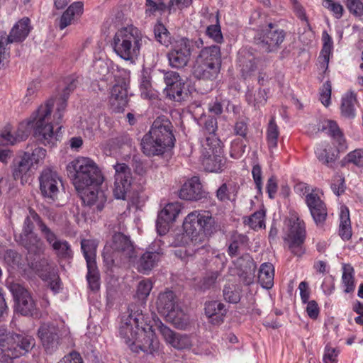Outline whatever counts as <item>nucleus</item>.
Returning <instances> with one entry per match:
<instances>
[{"label":"nucleus","instance_id":"f257e3e1","mask_svg":"<svg viewBox=\"0 0 363 363\" xmlns=\"http://www.w3.org/2000/svg\"><path fill=\"white\" fill-rule=\"evenodd\" d=\"M143 314L138 312L123 315L121 318L119 335L135 352L154 350L157 344L152 327L149 324L143 325Z\"/></svg>","mask_w":363,"mask_h":363},{"label":"nucleus","instance_id":"f03ea898","mask_svg":"<svg viewBox=\"0 0 363 363\" xmlns=\"http://www.w3.org/2000/svg\"><path fill=\"white\" fill-rule=\"evenodd\" d=\"M174 142L172 123L164 117H158L142 139V150L147 156L161 155L173 147Z\"/></svg>","mask_w":363,"mask_h":363},{"label":"nucleus","instance_id":"7ed1b4c3","mask_svg":"<svg viewBox=\"0 0 363 363\" xmlns=\"http://www.w3.org/2000/svg\"><path fill=\"white\" fill-rule=\"evenodd\" d=\"M53 102L52 100H48L44 104H41L38 109L34 111L30 118L26 121L21 122L15 133L21 134L24 131L26 133V138L30 133V129L33 128L34 135L43 145L47 146H55L57 143L60 141L62 136V129H60V135L57 136L55 140H49L48 136H46L48 139L43 138V133H40V128H44L48 125L51 126L52 132L55 135V132L57 130V126L56 122H53L52 118Z\"/></svg>","mask_w":363,"mask_h":363},{"label":"nucleus","instance_id":"20e7f679","mask_svg":"<svg viewBox=\"0 0 363 363\" xmlns=\"http://www.w3.org/2000/svg\"><path fill=\"white\" fill-rule=\"evenodd\" d=\"M151 40L133 25L118 29L115 33L112 47L115 53L121 59L134 62L140 55L143 47Z\"/></svg>","mask_w":363,"mask_h":363},{"label":"nucleus","instance_id":"39448f33","mask_svg":"<svg viewBox=\"0 0 363 363\" xmlns=\"http://www.w3.org/2000/svg\"><path fill=\"white\" fill-rule=\"evenodd\" d=\"M35 345L33 336L26 333H7L0 329V355L3 362H9L28 353Z\"/></svg>","mask_w":363,"mask_h":363},{"label":"nucleus","instance_id":"423d86ee","mask_svg":"<svg viewBox=\"0 0 363 363\" xmlns=\"http://www.w3.org/2000/svg\"><path fill=\"white\" fill-rule=\"evenodd\" d=\"M156 305L159 313L177 328L185 329L189 324V315L179 306L173 291L167 290L160 293Z\"/></svg>","mask_w":363,"mask_h":363},{"label":"nucleus","instance_id":"0eeeda50","mask_svg":"<svg viewBox=\"0 0 363 363\" xmlns=\"http://www.w3.org/2000/svg\"><path fill=\"white\" fill-rule=\"evenodd\" d=\"M214 223L209 211H194L189 213L183 223L185 233L191 236V242L196 245L206 241L205 231L209 230Z\"/></svg>","mask_w":363,"mask_h":363},{"label":"nucleus","instance_id":"6e6552de","mask_svg":"<svg viewBox=\"0 0 363 363\" xmlns=\"http://www.w3.org/2000/svg\"><path fill=\"white\" fill-rule=\"evenodd\" d=\"M102 255L106 264L111 267L118 258L130 260L134 257L135 249L128 237L118 233L106 242Z\"/></svg>","mask_w":363,"mask_h":363},{"label":"nucleus","instance_id":"1a4fd4ad","mask_svg":"<svg viewBox=\"0 0 363 363\" xmlns=\"http://www.w3.org/2000/svg\"><path fill=\"white\" fill-rule=\"evenodd\" d=\"M68 177L77 182H104L101 170L96 162L86 157H78L67 166Z\"/></svg>","mask_w":363,"mask_h":363},{"label":"nucleus","instance_id":"9d476101","mask_svg":"<svg viewBox=\"0 0 363 363\" xmlns=\"http://www.w3.org/2000/svg\"><path fill=\"white\" fill-rule=\"evenodd\" d=\"M78 82L77 79L73 77H69L66 79V86L63 89V93L60 98L57 99H50L53 102L52 118L53 122H56L57 126V130L55 132V135L52 132V128L48 125L45 128H40V133H43V138L46 139V136H48L49 140H55L57 136L60 135V129H62V119L66 111L67 101L72 91H73L77 86Z\"/></svg>","mask_w":363,"mask_h":363},{"label":"nucleus","instance_id":"9b49d317","mask_svg":"<svg viewBox=\"0 0 363 363\" xmlns=\"http://www.w3.org/2000/svg\"><path fill=\"white\" fill-rule=\"evenodd\" d=\"M6 287L12 294L17 313L24 316H33L37 314L36 304L30 293L24 286L16 282H8Z\"/></svg>","mask_w":363,"mask_h":363},{"label":"nucleus","instance_id":"f8f14e48","mask_svg":"<svg viewBox=\"0 0 363 363\" xmlns=\"http://www.w3.org/2000/svg\"><path fill=\"white\" fill-rule=\"evenodd\" d=\"M101 183H74V187L83 203L98 211L104 209L106 195L101 189Z\"/></svg>","mask_w":363,"mask_h":363},{"label":"nucleus","instance_id":"ddd939ff","mask_svg":"<svg viewBox=\"0 0 363 363\" xmlns=\"http://www.w3.org/2000/svg\"><path fill=\"white\" fill-rule=\"evenodd\" d=\"M285 33L272 23H267L264 28L255 36V42L264 52H271L277 50L284 42Z\"/></svg>","mask_w":363,"mask_h":363},{"label":"nucleus","instance_id":"4468645a","mask_svg":"<svg viewBox=\"0 0 363 363\" xmlns=\"http://www.w3.org/2000/svg\"><path fill=\"white\" fill-rule=\"evenodd\" d=\"M238 65L242 76L247 79L257 71H262L266 66L264 60L260 58L251 48H242L238 53Z\"/></svg>","mask_w":363,"mask_h":363},{"label":"nucleus","instance_id":"2eb2a0df","mask_svg":"<svg viewBox=\"0 0 363 363\" xmlns=\"http://www.w3.org/2000/svg\"><path fill=\"white\" fill-rule=\"evenodd\" d=\"M193 42L186 38H180L172 43L167 54L169 65L180 69L186 67L190 60Z\"/></svg>","mask_w":363,"mask_h":363},{"label":"nucleus","instance_id":"dca6fc26","mask_svg":"<svg viewBox=\"0 0 363 363\" xmlns=\"http://www.w3.org/2000/svg\"><path fill=\"white\" fill-rule=\"evenodd\" d=\"M69 334L68 330L64 326L59 328L53 323H43L38 329V336L48 353L55 351L60 341Z\"/></svg>","mask_w":363,"mask_h":363},{"label":"nucleus","instance_id":"f3484780","mask_svg":"<svg viewBox=\"0 0 363 363\" xmlns=\"http://www.w3.org/2000/svg\"><path fill=\"white\" fill-rule=\"evenodd\" d=\"M290 233L289 237L291 240L289 249L296 256L301 257L305 252L303 243L306 238V225L296 213L292 214L290 219Z\"/></svg>","mask_w":363,"mask_h":363},{"label":"nucleus","instance_id":"a211bd4d","mask_svg":"<svg viewBox=\"0 0 363 363\" xmlns=\"http://www.w3.org/2000/svg\"><path fill=\"white\" fill-rule=\"evenodd\" d=\"M160 240H155L136 262L138 272L147 274L161 260L164 254Z\"/></svg>","mask_w":363,"mask_h":363},{"label":"nucleus","instance_id":"6ab92c4d","mask_svg":"<svg viewBox=\"0 0 363 363\" xmlns=\"http://www.w3.org/2000/svg\"><path fill=\"white\" fill-rule=\"evenodd\" d=\"M30 267L35 270L42 280L48 283L54 294L60 291L61 282L54 266L49 264L46 259H42L39 262L31 263Z\"/></svg>","mask_w":363,"mask_h":363},{"label":"nucleus","instance_id":"aec40b11","mask_svg":"<svg viewBox=\"0 0 363 363\" xmlns=\"http://www.w3.org/2000/svg\"><path fill=\"white\" fill-rule=\"evenodd\" d=\"M159 330L166 343L178 350H189L192 346L190 336L175 333L160 323Z\"/></svg>","mask_w":363,"mask_h":363},{"label":"nucleus","instance_id":"412c9836","mask_svg":"<svg viewBox=\"0 0 363 363\" xmlns=\"http://www.w3.org/2000/svg\"><path fill=\"white\" fill-rule=\"evenodd\" d=\"M204 310L209 323L213 325L223 323L228 311L225 305L219 301H207Z\"/></svg>","mask_w":363,"mask_h":363},{"label":"nucleus","instance_id":"4be33fe9","mask_svg":"<svg viewBox=\"0 0 363 363\" xmlns=\"http://www.w3.org/2000/svg\"><path fill=\"white\" fill-rule=\"evenodd\" d=\"M201 23L206 25V35L213 42L220 44L223 41V36L219 24L218 12L207 13L204 16Z\"/></svg>","mask_w":363,"mask_h":363},{"label":"nucleus","instance_id":"5701e85b","mask_svg":"<svg viewBox=\"0 0 363 363\" xmlns=\"http://www.w3.org/2000/svg\"><path fill=\"white\" fill-rule=\"evenodd\" d=\"M84 13V3L75 1L70 4L60 19L59 28L65 29L68 26L77 23Z\"/></svg>","mask_w":363,"mask_h":363},{"label":"nucleus","instance_id":"b1692460","mask_svg":"<svg viewBox=\"0 0 363 363\" xmlns=\"http://www.w3.org/2000/svg\"><path fill=\"white\" fill-rule=\"evenodd\" d=\"M29 152H24L18 162L13 164V177L15 180L28 181L33 174L31 163L29 162Z\"/></svg>","mask_w":363,"mask_h":363},{"label":"nucleus","instance_id":"393cba45","mask_svg":"<svg viewBox=\"0 0 363 363\" xmlns=\"http://www.w3.org/2000/svg\"><path fill=\"white\" fill-rule=\"evenodd\" d=\"M220 71V67L196 60L194 62L192 69L193 74L196 78L204 80H213L216 79Z\"/></svg>","mask_w":363,"mask_h":363},{"label":"nucleus","instance_id":"a878e982","mask_svg":"<svg viewBox=\"0 0 363 363\" xmlns=\"http://www.w3.org/2000/svg\"><path fill=\"white\" fill-rule=\"evenodd\" d=\"M125 84H115L111 91L109 102L114 111L121 112L128 103Z\"/></svg>","mask_w":363,"mask_h":363},{"label":"nucleus","instance_id":"bb28decb","mask_svg":"<svg viewBox=\"0 0 363 363\" xmlns=\"http://www.w3.org/2000/svg\"><path fill=\"white\" fill-rule=\"evenodd\" d=\"M31 29L30 19L24 17L15 23L7 37L13 43H21L28 37Z\"/></svg>","mask_w":363,"mask_h":363},{"label":"nucleus","instance_id":"cd10ccee","mask_svg":"<svg viewBox=\"0 0 363 363\" xmlns=\"http://www.w3.org/2000/svg\"><path fill=\"white\" fill-rule=\"evenodd\" d=\"M207 194L201 183H184L179 193L182 199L187 201H199L206 198Z\"/></svg>","mask_w":363,"mask_h":363},{"label":"nucleus","instance_id":"c85d7f7f","mask_svg":"<svg viewBox=\"0 0 363 363\" xmlns=\"http://www.w3.org/2000/svg\"><path fill=\"white\" fill-rule=\"evenodd\" d=\"M196 60L220 68L222 62L220 48L218 45L205 47L201 50Z\"/></svg>","mask_w":363,"mask_h":363},{"label":"nucleus","instance_id":"c756f323","mask_svg":"<svg viewBox=\"0 0 363 363\" xmlns=\"http://www.w3.org/2000/svg\"><path fill=\"white\" fill-rule=\"evenodd\" d=\"M201 154H223V145L217 135H208L201 141Z\"/></svg>","mask_w":363,"mask_h":363},{"label":"nucleus","instance_id":"7c9ffc66","mask_svg":"<svg viewBox=\"0 0 363 363\" xmlns=\"http://www.w3.org/2000/svg\"><path fill=\"white\" fill-rule=\"evenodd\" d=\"M357 100L355 94L353 92H347L344 94L341 100L340 111L342 117L353 120L356 117L355 106Z\"/></svg>","mask_w":363,"mask_h":363},{"label":"nucleus","instance_id":"2f4dec72","mask_svg":"<svg viewBox=\"0 0 363 363\" xmlns=\"http://www.w3.org/2000/svg\"><path fill=\"white\" fill-rule=\"evenodd\" d=\"M225 164L223 154H219V156L216 154H202V164L207 172H218L223 169Z\"/></svg>","mask_w":363,"mask_h":363},{"label":"nucleus","instance_id":"473e14b6","mask_svg":"<svg viewBox=\"0 0 363 363\" xmlns=\"http://www.w3.org/2000/svg\"><path fill=\"white\" fill-rule=\"evenodd\" d=\"M322 40L323 48L319 56V59L322 61H320V65L321 69L326 72L328 68L330 56L333 50V40L327 31L323 32Z\"/></svg>","mask_w":363,"mask_h":363},{"label":"nucleus","instance_id":"72a5a7b5","mask_svg":"<svg viewBox=\"0 0 363 363\" xmlns=\"http://www.w3.org/2000/svg\"><path fill=\"white\" fill-rule=\"evenodd\" d=\"M235 264L246 274L245 284H250L253 281L256 269V264L252 258L248 254H246L238 259Z\"/></svg>","mask_w":363,"mask_h":363},{"label":"nucleus","instance_id":"f704fd0d","mask_svg":"<svg viewBox=\"0 0 363 363\" xmlns=\"http://www.w3.org/2000/svg\"><path fill=\"white\" fill-rule=\"evenodd\" d=\"M26 139V133L24 131L21 134L13 135L12 127L7 124L0 130V145H13L17 143Z\"/></svg>","mask_w":363,"mask_h":363},{"label":"nucleus","instance_id":"c9c22d12","mask_svg":"<svg viewBox=\"0 0 363 363\" xmlns=\"http://www.w3.org/2000/svg\"><path fill=\"white\" fill-rule=\"evenodd\" d=\"M21 243L26 248L29 254H40L44 250V243L35 233L19 238Z\"/></svg>","mask_w":363,"mask_h":363},{"label":"nucleus","instance_id":"e433bc0d","mask_svg":"<svg viewBox=\"0 0 363 363\" xmlns=\"http://www.w3.org/2000/svg\"><path fill=\"white\" fill-rule=\"evenodd\" d=\"M274 268L272 264H262L258 274V280L261 286L265 289H271L274 284Z\"/></svg>","mask_w":363,"mask_h":363},{"label":"nucleus","instance_id":"4c0bfd02","mask_svg":"<svg viewBox=\"0 0 363 363\" xmlns=\"http://www.w3.org/2000/svg\"><path fill=\"white\" fill-rule=\"evenodd\" d=\"M98 242L95 240L84 239L81 241V248L86 259V266L96 264V256Z\"/></svg>","mask_w":363,"mask_h":363},{"label":"nucleus","instance_id":"58836bf2","mask_svg":"<svg viewBox=\"0 0 363 363\" xmlns=\"http://www.w3.org/2000/svg\"><path fill=\"white\" fill-rule=\"evenodd\" d=\"M167 96L174 101L182 102L187 97V90L184 81L173 86L165 88Z\"/></svg>","mask_w":363,"mask_h":363},{"label":"nucleus","instance_id":"ea45409f","mask_svg":"<svg viewBox=\"0 0 363 363\" xmlns=\"http://www.w3.org/2000/svg\"><path fill=\"white\" fill-rule=\"evenodd\" d=\"M318 130L326 132L338 141L342 139V133L335 121L324 119L318 125Z\"/></svg>","mask_w":363,"mask_h":363},{"label":"nucleus","instance_id":"a19ab883","mask_svg":"<svg viewBox=\"0 0 363 363\" xmlns=\"http://www.w3.org/2000/svg\"><path fill=\"white\" fill-rule=\"evenodd\" d=\"M181 210L182 205L180 203H169L160 211L158 215L160 216V219H164L173 223L180 213Z\"/></svg>","mask_w":363,"mask_h":363},{"label":"nucleus","instance_id":"79ce46f5","mask_svg":"<svg viewBox=\"0 0 363 363\" xmlns=\"http://www.w3.org/2000/svg\"><path fill=\"white\" fill-rule=\"evenodd\" d=\"M13 43L6 32H0V69L4 68L10 57L9 45Z\"/></svg>","mask_w":363,"mask_h":363},{"label":"nucleus","instance_id":"37998d69","mask_svg":"<svg viewBox=\"0 0 363 363\" xmlns=\"http://www.w3.org/2000/svg\"><path fill=\"white\" fill-rule=\"evenodd\" d=\"M153 287V283L150 279H143L137 285L135 298L145 303Z\"/></svg>","mask_w":363,"mask_h":363},{"label":"nucleus","instance_id":"c03bdc74","mask_svg":"<svg viewBox=\"0 0 363 363\" xmlns=\"http://www.w3.org/2000/svg\"><path fill=\"white\" fill-rule=\"evenodd\" d=\"M266 135L269 148L270 150L276 148L277 147L279 130L274 117H272L269 122Z\"/></svg>","mask_w":363,"mask_h":363},{"label":"nucleus","instance_id":"a18cd8bd","mask_svg":"<svg viewBox=\"0 0 363 363\" xmlns=\"http://www.w3.org/2000/svg\"><path fill=\"white\" fill-rule=\"evenodd\" d=\"M5 262L13 269L26 270L23 257L13 250H8L4 257Z\"/></svg>","mask_w":363,"mask_h":363},{"label":"nucleus","instance_id":"49530a36","mask_svg":"<svg viewBox=\"0 0 363 363\" xmlns=\"http://www.w3.org/2000/svg\"><path fill=\"white\" fill-rule=\"evenodd\" d=\"M267 189L270 199H274L277 195L286 197L290 192L289 186L285 183H268Z\"/></svg>","mask_w":363,"mask_h":363},{"label":"nucleus","instance_id":"de8ad7c7","mask_svg":"<svg viewBox=\"0 0 363 363\" xmlns=\"http://www.w3.org/2000/svg\"><path fill=\"white\" fill-rule=\"evenodd\" d=\"M247 242V238L243 235H235L228 247V254L231 257L238 255L241 249H244Z\"/></svg>","mask_w":363,"mask_h":363},{"label":"nucleus","instance_id":"09e8293b","mask_svg":"<svg viewBox=\"0 0 363 363\" xmlns=\"http://www.w3.org/2000/svg\"><path fill=\"white\" fill-rule=\"evenodd\" d=\"M247 140L243 138H235L230 143V157L238 160L242 157L245 152L247 145Z\"/></svg>","mask_w":363,"mask_h":363},{"label":"nucleus","instance_id":"8fccbe9b","mask_svg":"<svg viewBox=\"0 0 363 363\" xmlns=\"http://www.w3.org/2000/svg\"><path fill=\"white\" fill-rule=\"evenodd\" d=\"M154 33L156 40L162 45L168 46L170 43V33L166 27L161 23H157L154 26Z\"/></svg>","mask_w":363,"mask_h":363},{"label":"nucleus","instance_id":"3c124183","mask_svg":"<svg viewBox=\"0 0 363 363\" xmlns=\"http://www.w3.org/2000/svg\"><path fill=\"white\" fill-rule=\"evenodd\" d=\"M87 274L86 279L89 288L94 291L98 290L100 286L99 283V272L96 264L87 265Z\"/></svg>","mask_w":363,"mask_h":363},{"label":"nucleus","instance_id":"603ef678","mask_svg":"<svg viewBox=\"0 0 363 363\" xmlns=\"http://www.w3.org/2000/svg\"><path fill=\"white\" fill-rule=\"evenodd\" d=\"M354 269L350 265H345L343 267V273L342 276V284L345 293H350L354 289Z\"/></svg>","mask_w":363,"mask_h":363},{"label":"nucleus","instance_id":"864d4df0","mask_svg":"<svg viewBox=\"0 0 363 363\" xmlns=\"http://www.w3.org/2000/svg\"><path fill=\"white\" fill-rule=\"evenodd\" d=\"M323 193L320 189L314 188L306 194V203L308 208L325 204L322 198Z\"/></svg>","mask_w":363,"mask_h":363},{"label":"nucleus","instance_id":"5fc2aeb1","mask_svg":"<svg viewBox=\"0 0 363 363\" xmlns=\"http://www.w3.org/2000/svg\"><path fill=\"white\" fill-rule=\"evenodd\" d=\"M113 168L116 182H128L131 179V169L126 164L116 163Z\"/></svg>","mask_w":363,"mask_h":363},{"label":"nucleus","instance_id":"6e6d98bb","mask_svg":"<svg viewBox=\"0 0 363 363\" xmlns=\"http://www.w3.org/2000/svg\"><path fill=\"white\" fill-rule=\"evenodd\" d=\"M309 211L316 225H323L328 216V210L325 204L309 208Z\"/></svg>","mask_w":363,"mask_h":363},{"label":"nucleus","instance_id":"4d7b16f0","mask_svg":"<svg viewBox=\"0 0 363 363\" xmlns=\"http://www.w3.org/2000/svg\"><path fill=\"white\" fill-rule=\"evenodd\" d=\"M52 247L60 257L70 258L72 256L70 245L66 240H60L55 242Z\"/></svg>","mask_w":363,"mask_h":363},{"label":"nucleus","instance_id":"13d9d810","mask_svg":"<svg viewBox=\"0 0 363 363\" xmlns=\"http://www.w3.org/2000/svg\"><path fill=\"white\" fill-rule=\"evenodd\" d=\"M264 211L259 210L255 212L251 216L248 217L247 220H245V222L254 230L260 229L262 227H264Z\"/></svg>","mask_w":363,"mask_h":363},{"label":"nucleus","instance_id":"bf43d9fd","mask_svg":"<svg viewBox=\"0 0 363 363\" xmlns=\"http://www.w3.org/2000/svg\"><path fill=\"white\" fill-rule=\"evenodd\" d=\"M140 89L141 96L144 99H152L157 97L156 91L152 88L151 82L147 77L143 76L140 81Z\"/></svg>","mask_w":363,"mask_h":363},{"label":"nucleus","instance_id":"052dcab7","mask_svg":"<svg viewBox=\"0 0 363 363\" xmlns=\"http://www.w3.org/2000/svg\"><path fill=\"white\" fill-rule=\"evenodd\" d=\"M57 181L62 182V179L54 167H45L43 168L39 177V182Z\"/></svg>","mask_w":363,"mask_h":363},{"label":"nucleus","instance_id":"680f3d73","mask_svg":"<svg viewBox=\"0 0 363 363\" xmlns=\"http://www.w3.org/2000/svg\"><path fill=\"white\" fill-rule=\"evenodd\" d=\"M323 6L333 13L335 18L340 19L344 13V8L340 3L335 0H323Z\"/></svg>","mask_w":363,"mask_h":363},{"label":"nucleus","instance_id":"e2e57ef3","mask_svg":"<svg viewBox=\"0 0 363 363\" xmlns=\"http://www.w3.org/2000/svg\"><path fill=\"white\" fill-rule=\"evenodd\" d=\"M224 298L231 303H236L240 299V292L233 285H226L223 289Z\"/></svg>","mask_w":363,"mask_h":363},{"label":"nucleus","instance_id":"0e129e2a","mask_svg":"<svg viewBox=\"0 0 363 363\" xmlns=\"http://www.w3.org/2000/svg\"><path fill=\"white\" fill-rule=\"evenodd\" d=\"M235 188L230 185V183H223L217 191V197L220 201L230 199L231 196H234Z\"/></svg>","mask_w":363,"mask_h":363},{"label":"nucleus","instance_id":"69168bd1","mask_svg":"<svg viewBox=\"0 0 363 363\" xmlns=\"http://www.w3.org/2000/svg\"><path fill=\"white\" fill-rule=\"evenodd\" d=\"M131 183H114L113 196L117 199L125 200L130 193Z\"/></svg>","mask_w":363,"mask_h":363},{"label":"nucleus","instance_id":"338daca9","mask_svg":"<svg viewBox=\"0 0 363 363\" xmlns=\"http://www.w3.org/2000/svg\"><path fill=\"white\" fill-rule=\"evenodd\" d=\"M332 87L330 81L325 82L320 89V101L325 106H330L331 101Z\"/></svg>","mask_w":363,"mask_h":363},{"label":"nucleus","instance_id":"774afa93","mask_svg":"<svg viewBox=\"0 0 363 363\" xmlns=\"http://www.w3.org/2000/svg\"><path fill=\"white\" fill-rule=\"evenodd\" d=\"M349 11L356 16H360L363 13V3L360 0H343Z\"/></svg>","mask_w":363,"mask_h":363}]
</instances>
